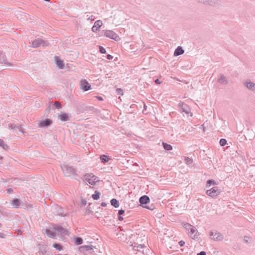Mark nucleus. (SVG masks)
Here are the masks:
<instances>
[{
    "label": "nucleus",
    "mask_w": 255,
    "mask_h": 255,
    "mask_svg": "<svg viewBox=\"0 0 255 255\" xmlns=\"http://www.w3.org/2000/svg\"><path fill=\"white\" fill-rule=\"evenodd\" d=\"M52 124V121L50 119H46L39 122L38 126L40 128H46L50 126Z\"/></svg>",
    "instance_id": "nucleus-10"
},
{
    "label": "nucleus",
    "mask_w": 255,
    "mask_h": 255,
    "mask_svg": "<svg viewBox=\"0 0 255 255\" xmlns=\"http://www.w3.org/2000/svg\"><path fill=\"white\" fill-rule=\"evenodd\" d=\"M182 129L186 133L192 132L194 130V128L188 123L182 125Z\"/></svg>",
    "instance_id": "nucleus-13"
},
{
    "label": "nucleus",
    "mask_w": 255,
    "mask_h": 255,
    "mask_svg": "<svg viewBox=\"0 0 255 255\" xmlns=\"http://www.w3.org/2000/svg\"><path fill=\"white\" fill-rule=\"evenodd\" d=\"M93 247L92 246L85 245L81 246L79 250L81 253L88 252L89 253H92L93 251Z\"/></svg>",
    "instance_id": "nucleus-11"
},
{
    "label": "nucleus",
    "mask_w": 255,
    "mask_h": 255,
    "mask_svg": "<svg viewBox=\"0 0 255 255\" xmlns=\"http://www.w3.org/2000/svg\"><path fill=\"white\" fill-rule=\"evenodd\" d=\"M146 107H147L144 104V110H146Z\"/></svg>",
    "instance_id": "nucleus-59"
},
{
    "label": "nucleus",
    "mask_w": 255,
    "mask_h": 255,
    "mask_svg": "<svg viewBox=\"0 0 255 255\" xmlns=\"http://www.w3.org/2000/svg\"><path fill=\"white\" fill-rule=\"evenodd\" d=\"M58 255H61V254H58Z\"/></svg>",
    "instance_id": "nucleus-62"
},
{
    "label": "nucleus",
    "mask_w": 255,
    "mask_h": 255,
    "mask_svg": "<svg viewBox=\"0 0 255 255\" xmlns=\"http://www.w3.org/2000/svg\"><path fill=\"white\" fill-rule=\"evenodd\" d=\"M109 158L107 155H102L100 156V159L101 160L102 162L103 163H106L108 162L109 160Z\"/></svg>",
    "instance_id": "nucleus-32"
},
{
    "label": "nucleus",
    "mask_w": 255,
    "mask_h": 255,
    "mask_svg": "<svg viewBox=\"0 0 255 255\" xmlns=\"http://www.w3.org/2000/svg\"><path fill=\"white\" fill-rule=\"evenodd\" d=\"M150 199L148 196L143 195L140 197L139 199V203L141 205H146L149 202Z\"/></svg>",
    "instance_id": "nucleus-19"
},
{
    "label": "nucleus",
    "mask_w": 255,
    "mask_h": 255,
    "mask_svg": "<svg viewBox=\"0 0 255 255\" xmlns=\"http://www.w3.org/2000/svg\"><path fill=\"white\" fill-rule=\"evenodd\" d=\"M20 200L18 199H14L11 202V204L15 208H18L20 206Z\"/></svg>",
    "instance_id": "nucleus-25"
},
{
    "label": "nucleus",
    "mask_w": 255,
    "mask_h": 255,
    "mask_svg": "<svg viewBox=\"0 0 255 255\" xmlns=\"http://www.w3.org/2000/svg\"><path fill=\"white\" fill-rule=\"evenodd\" d=\"M8 194H11L13 192V190L11 188H8L6 189Z\"/></svg>",
    "instance_id": "nucleus-48"
},
{
    "label": "nucleus",
    "mask_w": 255,
    "mask_h": 255,
    "mask_svg": "<svg viewBox=\"0 0 255 255\" xmlns=\"http://www.w3.org/2000/svg\"><path fill=\"white\" fill-rule=\"evenodd\" d=\"M0 63L4 64L8 66H12L11 63L6 61L5 56L1 52H0Z\"/></svg>",
    "instance_id": "nucleus-17"
},
{
    "label": "nucleus",
    "mask_w": 255,
    "mask_h": 255,
    "mask_svg": "<svg viewBox=\"0 0 255 255\" xmlns=\"http://www.w3.org/2000/svg\"><path fill=\"white\" fill-rule=\"evenodd\" d=\"M100 195H101V193L99 191L96 190L95 191L94 194L92 195V197L94 200H98V199H100Z\"/></svg>",
    "instance_id": "nucleus-27"
},
{
    "label": "nucleus",
    "mask_w": 255,
    "mask_h": 255,
    "mask_svg": "<svg viewBox=\"0 0 255 255\" xmlns=\"http://www.w3.org/2000/svg\"><path fill=\"white\" fill-rule=\"evenodd\" d=\"M244 85L250 91L255 92V83L250 80L244 82Z\"/></svg>",
    "instance_id": "nucleus-9"
},
{
    "label": "nucleus",
    "mask_w": 255,
    "mask_h": 255,
    "mask_svg": "<svg viewBox=\"0 0 255 255\" xmlns=\"http://www.w3.org/2000/svg\"><path fill=\"white\" fill-rule=\"evenodd\" d=\"M61 167L66 176L70 177L73 175L76 174V170L72 166L68 165H63L61 166Z\"/></svg>",
    "instance_id": "nucleus-1"
},
{
    "label": "nucleus",
    "mask_w": 255,
    "mask_h": 255,
    "mask_svg": "<svg viewBox=\"0 0 255 255\" xmlns=\"http://www.w3.org/2000/svg\"><path fill=\"white\" fill-rule=\"evenodd\" d=\"M163 146L164 148L166 150H170L172 149V146L169 144L163 142Z\"/></svg>",
    "instance_id": "nucleus-35"
},
{
    "label": "nucleus",
    "mask_w": 255,
    "mask_h": 255,
    "mask_svg": "<svg viewBox=\"0 0 255 255\" xmlns=\"http://www.w3.org/2000/svg\"><path fill=\"white\" fill-rule=\"evenodd\" d=\"M197 255H206V253L204 251H201L198 253Z\"/></svg>",
    "instance_id": "nucleus-49"
},
{
    "label": "nucleus",
    "mask_w": 255,
    "mask_h": 255,
    "mask_svg": "<svg viewBox=\"0 0 255 255\" xmlns=\"http://www.w3.org/2000/svg\"><path fill=\"white\" fill-rule=\"evenodd\" d=\"M9 128H10L12 130L18 129L19 131H22L19 128L14 124H10V125L9 126Z\"/></svg>",
    "instance_id": "nucleus-34"
},
{
    "label": "nucleus",
    "mask_w": 255,
    "mask_h": 255,
    "mask_svg": "<svg viewBox=\"0 0 255 255\" xmlns=\"http://www.w3.org/2000/svg\"><path fill=\"white\" fill-rule=\"evenodd\" d=\"M189 232L190 234V236L192 239H197L198 238L199 235H197L198 231L195 227L193 226V228L190 229Z\"/></svg>",
    "instance_id": "nucleus-18"
},
{
    "label": "nucleus",
    "mask_w": 255,
    "mask_h": 255,
    "mask_svg": "<svg viewBox=\"0 0 255 255\" xmlns=\"http://www.w3.org/2000/svg\"><path fill=\"white\" fill-rule=\"evenodd\" d=\"M99 51L100 53L102 54H105L106 53V50L104 47L102 46H99Z\"/></svg>",
    "instance_id": "nucleus-40"
},
{
    "label": "nucleus",
    "mask_w": 255,
    "mask_h": 255,
    "mask_svg": "<svg viewBox=\"0 0 255 255\" xmlns=\"http://www.w3.org/2000/svg\"><path fill=\"white\" fill-rule=\"evenodd\" d=\"M54 58L55 64L57 65V66L60 69H63L64 67V63L63 62V61L61 60L58 56H55Z\"/></svg>",
    "instance_id": "nucleus-16"
},
{
    "label": "nucleus",
    "mask_w": 255,
    "mask_h": 255,
    "mask_svg": "<svg viewBox=\"0 0 255 255\" xmlns=\"http://www.w3.org/2000/svg\"><path fill=\"white\" fill-rule=\"evenodd\" d=\"M97 98L99 101H103V98L102 97H101V96H97Z\"/></svg>",
    "instance_id": "nucleus-54"
},
{
    "label": "nucleus",
    "mask_w": 255,
    "mask_h": 255,
    "mask_svg": "<svg viewBox=\"0 0 255 255\" xmlns=\"http://www.w3.org/2000/svg\"><path fill=\"white\" fill-rule=\"evenodd\" d=\"M92 109H94V108H93V107H91L89 108V109H90V110H92Z\"/></svg>",
    "instance_id": "nucleus-60"
},
{
    "label": "nucleus",
    "mask_w": 255,
    "mask_h": 255,
    "mask_svg": "<svg viewBox=\"0 0 255 255\" xmlns=\"http://www.w3.org/2000/svg\"><path fill=\"white\" fill-rule=\"evenodd\" d=\"M49 43L47 41H44L41 39L38 38L33 40L32 42V46L33 47H38L42 45L43 47L48 46Z\"/></svg>",
    "instance_id": "nucleus-5"
},
{
    "label": "nucleus",
    "mask_w": 255,
    "mask_h": 255,
    "mask_svg": "<svg viewBox=\"0 0 255 255\" xmlns=\"http://www.w3.org/2000/svg\"><path fill=\"white\" fill-rule=\"evenodd\" d=\"M220 192V190L217 187H213L206 191L207 195L212 197L217 196Z\"/></svg>",
    "instance_id": "nucleus-6"
},
{
    "label": "nucleus",
    "mask_w": 255,
    "mask_h": 255,
    "mask_svg": "<svg viewBox=\"0 0 255 255\" xmlns=\"http://www.w3.org/2000/svg\"><path fill=\"white\" fill-rule=\"evenodd\" d=\"M94 18H94V17H93V15H92V16H91V17H90V18L89 17V18H88V19H91V20H93L94 19Z\"/></svg>",
    "instance_id": "nucleus-57"
},
{
    "label": "nucleus",
    "mask_w": 255,
    "mask_h": 255,
    "mask_svg": "<svg viewBox=\"0 0 255 255\" xmlns=\"http://www.w3.org/2000/svg\"><path fill=\"white\" fill-rule=\"evenodd\" d=\"M83 242V239L81 237H76L74 238V243L76 245H81Z\"/></svg>",
    "instance_id": "nucleus-29"
},
{
    "label": "nucleus",
    "mask_w": 255,
    "mask_h": 255,
    "mask_svg": "<svg viewBox=\"0 0 255 255\" xmlns=\"http://www.w3.org/2000/svg\"><path fill=\"white\" fill-rule=\"evenodd\" d=\"M106 58H107L108 59H109V60H111V59H113V56H112V55H110V54H108V55H107V56H106Z\"/></svg>",
    "instance_id": "nucleus-50"
},
{
    "label": "nucleus",
    "mask_w": 255,
    "mask_h": 255,
    "mask_svg": "<svg viewBox=\"0 0 255 255\" xmlns=\"http://www.w3.org/2000/svg\"><path fill=\"white\" fill-rule=\"evenodd\" d=\"M203 4L213 7L219 6L221 3V0H206Z\"/></svg>",
    "instance_id": "nucleus-8"
},
{
    "label": "nucleus",
    "mask_w": 255,
    "mask_h": 255,
    "mask_svg": "<svg viewBox=\"0 0 255 255\" xmlns=\"http://www.w3.org/2000/svg\"><path fill=\"white\" fill-rule=\"evenodd\" d=\"M55 208L57 210V215L61 216H65L64 214L63 209L60 206H56Z\"/></svg>",
    "instance_id": "nucleus-28"
},
{
    "label": "nucleus",
    "mask_w": 255,
    "mask_h": 255,
    "mask_svg": "<svg viewBox=\"0 0 255 255\" xmlns=\"http://www.w3.org/2000/svg\"><path fill=\"white\" fill-rule=\"evenodd\" d=\"M91 203H89L88 206H87L86 210L88 211V213H91L92 212V210H91L90 205Z\"/></svg>",
    "instance_id": "nucleus-43"
},
{
    "label": "nucleus",
    "mask_w": 255,
    "mask_h": 255,
    "mask_svg": "<svg viewBox=\"0 0 255 255\" xmlns=\"http://www.w3.org/2000/svg\"><path fill=\"white\" fill-rule=\"evenodd\" d=\"M185 163L187 165L191 164L192 163V162H193L192 159L191 158H189V157H185Z\"/></svg>",
    "instance_id": "nucleus-37"
},
{
    "label": "nucleus",
    "mask_w": 255,
    "mask_h": 255,
    "mask_svg": "<svg viewBox=\"0 0 255 255\" xmlns=\"http://www.w3.org/2000/svg\"><path fill=\"white\" fill-rule=\"evenodd\" d=\"M2 226V225L0 223V227H1Z\"/></svg>",
    "instance_id": "nucleus-61"
},
{
    "label": "nucleus",
    "mask_w": 255,
    "mask_h": 255,
    "mask_svg": "<svg viewBox=\"0 0 255 255\" xmlns=\"http://www.w3.org/2000/svg\"><path fill=\"white\" fill-rule=\"evenodd\" d=\"M102 24V21L101 20L96 21L95 22L94 25L92 27V31L94 32H96L99 31Z\"/></svg>",
    "instance_id": "nucleus-15"
},
{
    "label": "nucleus",
    "mask_w": 255,
    "mask_h": 255,
    "mask_svg": "<svg viewBox=\"0 0 255 255\" xmlns=\"http://www.w3.org/2000/svg\"><path fill=\"white\" fill-rule=\"evenodd\" d=\"M184 52V50L181 46H178L177 48L175 49L174 52V56H177L183 54Z\"/></svg>",
    "instance_id": "nucleus-23"
},
{
    "label": "nucleus",
    "mask_w": 255,
    "mask_h": 255,
    "mask_svg": "<svg viewBox=\"0 0 255 255\" xmlns=\"http://www.w3.org/2000/svg\"><path fill=\"white\" fill-rule=\"evenodd\" d=\"M53 247L56 250L61 251L63 249L62 246L59 243H55L53 245Z\"/></svg>",
    "instance_id": "nucleus-33"
},
{
    "label": "nucleus",
    "mask_w": 255,
    "mask_h": 255,
    "mask_svg": "<svg viewBox=\"0 0 255 255\" xmlns=\"http://www.w3.org/2000/svg\"><path fill=\"white\" fill-rule=\"evenodd\" d=\"M142 207L144 208L149 209L151 211H152L155 209V206L153 204H151L148 205L142 206Z\"/></svg>",
    "instance_id": "nucleus-36"
},
{
    "label": "nucleus",
    "mask_w": 255,
    "mask_h": 255,
    "mask_svg": "<svg viewBox=\"0 0 255 255\" xmlns=\"http://www.w3.org/2000/svg\"><path fill=\"white\" fill-rule=\"evenodd\" d=\"M196 1H197L199 3L204 4L205 3V1H206V0H195Z\"/></svg>",
    "instance_id": "nucleus-51"
},
{
    "label": "nucleus",
    "mask_w": 255,
    "mask_h": 255,
    "mask_svg": "<svg viewBox=\"0 0 255 255\" xmlns=\"http://www.w3.org/2000/svg\"><path fill=\"white\" fill-rule=\"evenodd\" d=\"M193 226H192L191 224H189L188 223H186L185 224V228L189 232L190 230V229H191V228H193Z\"/></svg>",
    "instance_id": "nucleus-41"
},
{
    "label": "nucleus",
    "mask_w": 255,
    "mask_h": 255,
    "mask_svg": "<svg viewBox=\"0 0 255 255\" xmlns=\"http://www.w3.org/2000/svg\"><path fill=\"white\" fill-rule=\"evenodd\" d=\"M154 82L156 84H158V85L161 84V82L159 81V80L158 79H155L154 81Z\"/></svg>",
    "instance_id": "nucleus-52"
},
{
    "label": "nucleus",
    "mask_w": 255,
    "mask_h": 255,
    "mask_svg": "<svg viewBox=\"0 0 255 255\" xmlns=\"http://www.w3.org/2000/svg\"><path fill=\"white\" fill-rule=\"evenodd\" d=\"M52 110H53L54 108L60 109L62 108V105L59 102L56 101L53 105H52Z\"/></svg>",
    "instance_id": "nucleus-30"
},
{
    "label": "nucleus",
    "mask_w": 255,
    "mask_h": 255,
    "mask_svg": "<svg viewBox=\"0 0 255 255\" xmlns=\"http://www.w3.org/2000/svg\"><path fill=\"white\" fill-rule=\"evenodd\" d=\"M45 233L47 235V236L52 239H55L56 238V233L52 231L51 230L49 229H46L45 231Z\"/></svg>",
    "instance_id": "nucleus-22"
},
{
    "label": "nucleus",
    "mask_w": 255,
    "mask_h": 255,
    "mask_svg": "<svg viewBox=\"0 0 255 255\" xmlns=\"http://www.w3.org/2000/svg\"><path fill=\"white\" fill-rule=\"evenodd\" d=\"M117 92L119 94H122L123 95V90L120 88H117Z\"/></svg>",
    "instance_id": "nucleus-47"
},
{
    "label": "nucleus",
    "mask_w": 255,
    "mask_h": 255,
    "mask_svg": "<svg viewBox=\"0 0 255 255\" xmlns=\"http://www.w3.org/2000/svg\"><path fill=\"white\" fill-rule=\"evenodd\" d=\"M178 244H179V246L180 247H183V246H184L185 245V243L184 241H180L179 242Z\"/></svg>",
    "instance_id": "nucleus-46"
},
{
    "label": "nucleus",
    "mask_w": 255,
    "mask_h": 255,
    "mask_svg": "<svg viewBox=\"0 0 255 255\" xmlns=\"http://www.w3.org/2000/svg\"><path fill=\"white\" fill-rule=\"evenodd\" d=\"M211 185H217V183L215 180L212 179H209L207 181L206 187L209 188Z\"/></svg>",
    "instance_id": "nucleus-31"
},
{
    "label": "nucleus",
    "mask_w": 255,
    "mask_h": 255,
    "mask_svg": "<svg viewBox=\"0 0 255 255\" xmlns=\"http://www.w3.org/2000/svg\"><path fill=\"white\" fill-rule=\"evenodd\" d=\"M104 35L116 41H118L120 40V38L118 35L112 30H106L104 33Z\"/></svg>",
    "instance_id": "nucleus-4"
},
{
    "label": "nucleus",
    "mask_w": 255,
    "mask_h": 255,
    "mask_svg": "<svg viewBox=\"0 0 255 255\" xmlns=\"http://www.w3.org/2000/svg\"><path fill=\"white\" fill-rule=\"evenodd\" d=\"M101 205L102 207H106L107 206V204L105 202H102L101 204Z\"/></svg>",
    "instance_id": "nucleus-56"
},
{
    "label": "nucleus",
    "mask_w": 255,
    "mask_h": 255,
    "mask_svg": "<svg viewBox=\"0 0 255 255\" xmlns=\"http://www.w3.org/2000/svg\"><path fill=\"white\" fill-rule=\"evenodd\" d=\"M210 236L213 240L216 241H221L224 239L223 235L216 231H211Z\"/></svg>",
    "instance_id": "nucleus-3"
},
{
    "label": "nucleus",
    "mask_w": 255,
    "mask_h": 255,
    "mask_svg": "<svg viewBox=\"0 0 255 255\" xmlns=\"http://www.w3.org/2000/svg\"><path fill=\"white\" fill-rule=\"evenodd\" d=\"M58 118L62 122L68 121L70 119V117L66 113H63L60 115H58Z\"/></svg>",
    "instance_id": "nucleus-21"
},
{
    "label": "nucleus",
    "mask_w": 255,
    "mask_h": 255,
    "mask_svg": "<svg viewBox=\"0 0 255 255\" xmlns=\"http://www.w3.org/2000/svg\"><path fill=\"white\" fill-rule=\"evenodd\" d=\"M110 203L111 205L115 208H118L119 207L120 204L119 201L115 198L111 199Z\"/></svg>",
    "instance_id": "nucleus-26"
},
{
    "label": "nucleus",
    "mask_w": 255,
    "mask_h": 255,
    "mask_svg": "<svg viewBox=\"0 0 255 255\" xmlns=\"http://www.w3.org/2000/svg\"><path fill=\"white\" fill-rule=\"evenodd\" d=\"M227 144V140L225 138H221L220 140V144L222 146H225Z\"/></svg>",
    "instance_id": "nucleus-39"
},
{
    "label": "nucleus",
    "mask_w": 255,
    "mask_h": 255,
    "mask_svg": "<svg viewBox=\"0 0 255 255\" xmlns=\"http://www.w3.org/2000/svg\"><path fill=\"white\" fill-rule=\"evenodd\" d=\"M0 146L2 147L3 149H6L8 147L7 144L4 143V141L2 139H0Z\"/></svg>",
    "instance_id": "nucleus-38"
},
{
    "label": "nucleus",
    "mask_w": 255,
    "mask_h": 255,
    "mask_svg": "<svg viewBox=\"0 0 255 255\" xmlns=\"http://www.w3.org/2000/svg\"><path fill=\"white\" fill-rule=\"evenodd\" d=\"M5 235L3 233H0V238H5Z\"/></svg>",
    "instance_id": "nucleus-53"
},
{
    "label": "nucleus",
    "mask_w": 255,
    "mask_h": 255,
    "mask_svg": "<svg viewBox=\"0 0 255 255\" xmlns=\"http://www.w3.org/2000/svg\"><path fill=\"white\" fill-rule=\"evenodd\" d=\"M54 230L60 235L64 236L68 233L67 230L63 228L62 226L58 224H53Z\"/></svg>",
    "instance_id": "nucleus-7"
},
{
    "label": "nucleus",
    "mask_w": 255,
    "mask_h": 255,
    "mask_svg": "<svg viewBox=\"0 0 255 255\" xmlns=\"http://www.w3.org/2000/svg\"><path fill=\"white\" fill-rule=\"evenodd\" d=\"M52 109V105H49L48 107L46 109V112L47 113H49L51 112V110Z\"/></svg>",
    "instance_id": "nucleus-42"
},
{
    "label": "nucleus",
    "mask_w": 255,
    "mask_h": 255,
    "mask_svg": "<svg viewBox=\"0 0 255 255\" xmlns=\"http://www.w3.org/2000/svg\"><path fill=\"white\" fill-rule=\"evenodd\" d=\"M178 106L181 108L182 112H184L187 114H188L190 113L191 109L187 104L181 102L178 104Z\"/></svg>",
    "instance_id": "nucleus-12"
},
{
    "label": "nucleus",
    "mask_w": 255,
    "mask_h": 255,
    "mask_svg": "<svg viewBox=\"0 0 255 255\" xmlns=\"http://www.w3.org/2000/svg\"><path fill=\"white\" fill-rule=\"evenodd\" d=\"M248 238V237H247V236H245V237H244V240H245V241L246 243H248V241L247 239H246V238Z\"/></svg>",
    "instance_id": "nucleus-58"
},
{
    "label": "nucleus",
    "mask_w": 255,
    "mask_h": 255,
    "mask_svg": "<svg viewBox=\"0 0 255 255\" xmlns=\"http://www.w3.org/2000/svg\"><path fill=\"white\" fill-rule=\"evenodd\" d=\"M81 88L84 91H87L91 89V85L86 80H82L81 82Z\"/></svg>",
    "instance_id": "nucleus-14"
},
{
    "label": "nucleus",
    "mask_w": 255,
    "mask_h": 255,
    "mask_svg": "<svg viewBox=\"0 0 255 255\" xmlns=\"http://www.w3.org/2000/svg\"><path fill=\"white\" fill-rule=\"evenodd\" d=\"M132 247V249L133 250L136 251H140V249H142L144 247V246L141 244H138L137 243H134L133 244L131 245Z\"/></svg>",
    "instance_id": "nucleus-24"
},
{
    "label": "nucleus",
    "mask_w": 255,
    "mask_h": 255,
    "mask_svg": "<svg viewBox=\"0 0 255 255\" xmlns=\"http://www.w3.org/2000/svg\"><path fill=\"white\" fill-rule=\"evenodd\" d=\"M125 213V210L123 209L119 210L118 211L119 215H122Z\"/></svg>",
    "instance_id": "nucleus-44"
},
{
    "label": "nucleus",
    "mask_w": 255,
    "mask_h": 255,
    "mask_svg": "<svg viewBox=\"0 0 255 255\" xmlns=\"http://www.w3.org/2000/svg\"><path fill=\"white\" fill-rule=\"evenodd\" d=\"M81 202V204L83 205H86L87 204V201L84 199H82Z\"/></svg>",
    "instance_id": "nucleus-45"
},
{
    "label": "nucleus",
    "mask_w": 255,
    "mask_h": 255,
    "mask_svg": "<svg viewBox=\"0 0 255 255\" xmlns=\"http://www.w3.org/2000/svg\"><path fill=\"white\" fill-rule=\"evenodd\" d=\"M97 176L92 173H87L84 176V180L92 185H96V183L99 181V180L97 179Z\"/></svg>",
    "instance_id": "nucleus-2"
},
{
    "label": "nucleus",
    "mask_w": 255,
    "mask_h": 255,
    "mask_svg": "<svg viewBox=\"0 0 255 255\" xmlns=\"http://www.w3.org/2000/svg\"><path fill=\"white\" fill-rule=\"evenodd\" d=\"M118 220L120 221H123L124 220V218L123 217L121 216V215H119L118 217Z\"/></svg>",
    "instance_id": "nucleus-55"
},
{
    "label": "nucleus",
    "mask_w": 255,
    "mask_h": 255,
    "mask_svg": "<svg viewBox=\"0 0 255 255\" xmlns=\"http://www.w3.org/2000/svg\"><path fill=\"white\" fill-rule=\"evenodd\" d=\"M217 81L218 83L223 85H227L228 83V81L226 77L222 74L220 75V77L218 79Z\"/></svg>",
    "instance_id": "nucleus-20"
}]
</instances>
